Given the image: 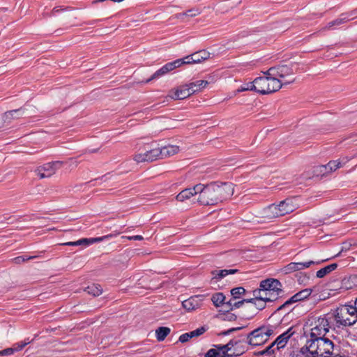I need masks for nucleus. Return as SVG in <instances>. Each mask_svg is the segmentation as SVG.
Segmentation results:
<instances>
[{"label":"nucleus","mask_w":357,"mask_h":357,"mask_svg":"<svg viewBox=\"0 0 357 357\" xmlns=\"http://www.w3.org/2000/svg\"><path fill=\"white\" fill-rule=\"evenodd\" d=\"M311 357H342L337 347L327 338L311 339L307 342Z\"/></svg>","instance_id":"f257e3e1"},{"label":"nucleus","mask_w":357,"mask_h":357,"mask_svg":"<svg viewBox=\"0 0 357 357\" xmlns=\"http://www.w3.org/2000/svg\"><path fill=\"white\" fill-rule=\"evenodd\" d=\"M305 328L310 331L312 339L324 337L329 331V321L326 315L310 316L305 323Z\"/></svg>","instance_id":"f03ea898"},{"label":"nucleus","mask_w":357,"mask_h":357,"mask_svg":"<svg viewBox=\"0 0 357 357\" xmlns=\"http://www.w3.org/2000/svg\"><path fill=\"white\" fill-rule=\"evenodd\" d=\"M178 152L179 147L177 146H160L156 142H152L141 146L136 156H172Z\"/></svg>","instance_id":"7ed1b4c3"},{"label":"nucleus","mask_w":357,"mask_h":357,"mask_svg":"<svg viewBox=\"0 0 357 357\" xmlns=\"http://www.w3.org/2000/svg\"><path fill=\"white\" fill-rule=\"evenodd\" d=\"M255 88H257V92L261 94H268L274 93L282 86V81L277 79L274 76L265 75L264 77H259L255 79Z\"/></svg>","instance_id":"20e7f679"},{"label":"nucleus","mask_w":357,"mask_h":357,"mask_svg":"<svg viewBox=\"0 0 357 357\" xmlns=\"http://www.w3.org/2000/svg\"><path fill=\"white\" fill-rule=\"evenodd\" d=\"M337 324L352 326L357 321V310L355 306L344 305L337 308L335 314Z\"/></svg>","instance_id":"39448f33"},{"label":"nucleus","mask_w":357,"mask_h":357,"mask_svg":"<svg viewBox=\"0 0 357 357\" xmlns=\"http://www.w3.org/2000/svg\"><path fill=\"white\" fill-rule=\"evenodd\" d=\"M273 334V326H264L252 331L248 335L247 338L250 344L258 346L266 342L270 336Z\"/></svg>","instance_id":"423d86ee"},{"label":"nucleus","mask_w":357,"mask_h":357,"mask_svg":"<svg viewBox=\"0 0 357 357\" xmlns=\"http://www.w3.org/2000/svg\"><path fill=\"white\" fill-rule=\"evenodd\" d=\"M198 202L202 205H215L218 204V196L215 189V183L207 185L199 184Z\"/></svg>","instance_id":"0eeeda50"},{"label":"nucleus","mask_w":357,"mask_h":357,"mask_svg":"<svg viewBox=\"0 0 357 357\" xmlns=\"http://www.w3.org/2000/svg\"><path fill=\"white\" fill-rule=\"evenodd\" d=\"M264 75L274 76L277 79L282 81V85L288 84L294 82V78L285 80V78L294 75V71L292 66L283 65L277 67L270 68L267 71L264 72Z\"/></svg>","instance_id":"6e6552de"},{"label":"nucleus","mask_w":357,"mask_h":357,"mask_svg":"<svg viewBox=\"0 0 357 357\" xmlns=\"http://www.w3.org/2000/svg\"><path fill=\"white\" fill-rule=\"evenodd\" d=\"M260 287L264 289L273 301H276L282 292L280 282L273 278L262 280L260 282Z\"/></svg>","instance_id":"1a4fd4ad"},{"label":"nucleus","mask_w":357,"mask_h":357,"mask_svg":"<svg viewBox=\"0 0 357 357\" xmlns=\"http://www.w3.org/2000/svg\"><path fill=\"white\" fill-rule=\"evenodd\" d=\"M215 183V189L218 203L229 199L234 194V187L231 183Z\"/></svg>","instance_id":"9d476101"},{"label":"nucleus","mask_w":357,"mask_h":357,"mask_svg":"<svg viewBox=\"0 0 357 357\" xmlns=\"http://www.w3.org/2000/svg\"><path fill=\"white\" fill-rule=\"evenodd\" d=\"M294 333V331H292V328H289L287 331L282 333L280 335H279L275 340L270 345L268 346L266 350H264L262 354H271L274 352L273 347L276 346V349L279 350L280 349L284 348L285 345L287 344L289 339L293 335Z\"/></svg>","instance_id":"9b49d317"},{"label":"nucleus","mask_w":357,"mask_h":357,"mask_svg":"<svg viewBox=\"0 0 357 357\" xmlns=\"http://www.w3.org/2000/svg\"><path fill=\"white\" fill-rule=\"evenodd\" d=\"M119 234H109L101 237L96 238H82L76 241H70L61 244V245H68V246H78L83 245L84 247H87L93 243H99L103 241L109 240L115 236H116Z\"/></svg>","instance_id":"f8f14e48"},{"label":"nucleus","mask_w":357,"mask_h":357,"mask_svg":"<svg viewBox=\"0 0 357 357\" xmlns=\"http://www.w3.org/2000/svg\"><path fill=\"white\" fill-rule=\"evenodd\" d=\"M62 164L63 162L59 160L50 162L38 167L36 170V172L40 178L50 177L55 173L57 169L62 166Z\"/></svg>","instance_id":"ddd939ff"},{"label":"nucleus","mask_w":357,"mask_h":357,"mask_svg":"<svg viewBox=\"0 0 357 357\" xmlns=\"http://www.w3.org/2000/svg\"><path fill=\"white\" fill-rule=\"evenodd\" d=\"M341 167L340 160H331L326 165H321L314 167V174L317 177H322L331 174Z\"/></svg>","instance_id":"4468645a"},{"label":"nucleus","mask_w":357,"mask_h":357,"mask_svg":"<svg viewBox=\"0 0 357 357\" xmlns=\"http://www.w3.org/2000/svg\"><path fill=\"white\" fill-rule=\"evenodd\" d=\"M234 344H236L234 342H229L227 344L224 345H215L214 349H218L216 351L218 353V356L219 357H225V356H237L243 353V349L235 350L232 348Z\"/></svg>","instance_id":"2eb2a0df"},{"label":"nucleus","mask_w":357,"mask_h":357,"mask_svg":"<svg viewBox=\"0 0 357 357\" xmlns=\"http://www.w3.org/2000/svg\"><path fill=\"white\" fill-rule=\"evenodd\" d=\"M312 293V290L310 289H305L303 290L300 291L299 292L294 294L293 296H291L289 300H287L284 304L280 305L278 310H282V309L289 307V305L302 301L303 299L307 298Z\"/></svg>","instance_id":"dca6fc26"},{"label":"nucleus","mask_w":357,"mask_h":357,"mask_svg":"<svg viewBox=\"0 0 357 357\" xmlns=\"http://www.w3.org/2000/svg\"><path fill=\"white\" fill-rule=\"evenodd\" d=\"M248 300V301H247V303H250L252 304V306L250 307L252 308V312L249 315H244V318L245 319H251L257 314L259 310H261L265 308L266 301L257 298L255 296Z\"/></svg>","instance_id":"f3484780"},{"label":"nucleus","mask_w":357,"mask_h":357,"mask_svg":"<svg viewBox=\"0 0 357 357\" xmlns=\"http://www.w3.org/2000/svg\"><path fill=\"white\" fill-rule=\"evenodd\" d=\"M203 296L200 295L192 296L182 302V306L188 311H192L199 308L202 305Z\"/></svg>","instance_id":"a211bd4d"},{"label":"nucleus","mask_w":357,"mask_h":357,"mask_svg":"<svg viewBox=\"0 0 357 357\" xmlns=\"http://www.w3.org/2000/svg\"><path fill=\"white\" fill-rule=\"evenodd\" d=\"M193 93H195V90L191 89L188 84L176 89L170 96L174 100H183Z\"/></svg>","instance_id":"6ab92c4d"},{"label":"nucleus","mask_w":357,"mask_h":357,"mask_svg":"<svg viewBox=\"0 0 357 357\" xmlns=\"http://www.w3.org/2000/svg\"><path fill=\"white\" fill-rule=\"evenodd\" d=\"M278 206L280 208V211L282 215H284L287 213L293 212L296 208H298V204L296 203L295 199H287L284 201H282L278 204Z\"/></svg>","instance_id":"aec40b11"},{"label":"nucleus","mask_w":357,"mask_h":357,"mask_svg":"<svg viewBox=\"0 0 357 357\" xmlns=\"http://www.w3.org/2000/svg\"><path fill=\"white\" fill-rule=\"evenodd\" d=\"M199 189V185H195L192 188H186L182 190L176 197V200L179 202H184L186 199H190L191 197L198 195V190Z\"/></svg>","instance_id":"412c9836"},{"label":"nucleus","mask_w":357,"mask_h":357,"mask_svg":"<svg viewBox=\"0 0 357 357\" xmlns=\"http://www.w3.org/2000/svg\"><path fill=\"white\" fill-rule=\"evenodd\" d=\"M176 65L174 63V61L169 62L164 65L162 68L158 69L157 71H155L151 77L147 80V82H149L154 79H158L165 74H167L168 72L172 71V70L175 69Z\"/></svg>","instance_id":"4be33fe9"},{"label":"nucleus","mask_w":357,"mask_h":357,"mask_svg":"<svg viewBox=\"0 0 357 357\" xmlns=\"http://www.w3.org/2000/svg\"><path fill=\"white\" fill-rule=\"evenodd\" d=\"M280 208L278 205L271 204L264 209V215L266 218L272 219L282 216V213L280 211Z\"/></svg>","instance_id":"5701e85b"},{"label":"nucleus","mask_w":357,"mask_h":357,"mask_svg":"<svg viewBox=\"0 0 357 357\" xmlns=\"http://www.w3.org/2000/svg\"><path fill=\"white\" fill-rule=\"evenodd\" d=\"M351 19H354V17H351L349 13H342L340 17L328 22L324 29H331L335 26H339L341 25L348 21H349Z\"/></svg>","instance_id":"b1692460"},{"label":"nucleus","mask_w":357,"mask_h":357,"mask_svg":"<svg viewBox=\"0 0 357 357\" xmlns=\"http://www.w3.org/2000/svg\"><path fill=\"white\" fill-rule=\"evenodd\" d=\"M237 272V269L214 270L211 272V274L213 279L220 280L229 274H234Z\"/></svg>","instance_id":"393cba45"},{"label":"nucleus","mask_w":357,"mask_h":357,"mask_svg":"<svg viewBox=\"0 0 357 357\" xmlns=\"http://www.w3.org/2000/svg\"><path fill=\"white\" fill-rule=\"evenodd\" d=\"M252 294H253V296H255L257 298L261 299L264 301H266V302H273V301L272 300V298L268 296V294L264 290V289L261 288L260 287H259V288L255 289L252 291Z\"/></svg>","instance_id":"a878e982"},{"label":"nucleus","mask_w":357,"mask_h":357,"mask_svg":"<svg viewBox=\"0 0 357 357\" xmlns=\"http://www.w3.org/2000/svg\"><path fill=\"white\" fill-rule=\"evenodd\" d=\"M290 357H311L308 344L307 343L305 347H303L299 350L293 351L290 354Z\"/></svg>","instance_id":"bb28decb"},{"label":"nucleus","mask_w":357,"mask_h":357,"mask_svg":"<svg viewBox=\"0 0 357 357\" xmlns=\"http://www.w3.org/2000/svg\"><path fill=\"white\" fill-rule=\"evenodd\" d=\"M337 267V264H331L330 265H328L325 266L323 268H321L317 272V277L319 278H324L325 275L328 274L329 273L332 272L333 271L335 270Z\"/></svg>","instance_id":"cd10ccee"},{"label":"nucleus","mask_w":357,"mask_h":357,"mask_svg":"<svg viewBox=\"0 0 357 357\" xmlns=\"http://www.w3.org/2000/svg\"><path fill=\"white\" fill-rule=\"evenodd\" d=\"M192 56L195 63H198L208 59L210 56V53L206 50H200L192 54Z\"/></svg>","instance_id":"c85d7f7f"},{"label":"nucleus","mask_w":357,"mask_h":357,"mask_svg":"<svg viewBox=\"0 0 357 357\" xmlns=\"http://www.w3.org/2000/svg\"><path fill=\"white\" fill-rule=\"evenodd\" d=\"M225 300V296L221 292L215 293L211 296V301L215 307H220L221 305H226Z\"/></svg>","instance_id":"c756f323"},{"label":"nucleus","mask_w":357,"mask_h":357,"mask_svg":"<svg viewBox=\"0 0 357 357\" xmlns=\"http://www.w3.org/2000/svg\"><path fill=\"white\" fill-rule=\"evenodd\" d=\"M208 84V82L206 80H197L193 82L189 83V86L193 91L195 90V93L201 91L202 89L206 87Z\"/></svg>","instance_id":"7c9ffc66"},{"label":"nucleus","mask_w":357,"mask_h":357,"mask_svg":"<svg viewBox=\"0 0 357 357\" xmlns=\"http://www.w3.org/2000/svg\"><path fill=\"white\" fill-rule=\"evenodd\" d=\"M84 291L93 296H98L102 292L100 285L98 284H92L88 286Z\"/></svg>","instance_id":"2f4dec72"},{"label":"nucleus","mask_w":357,"mask_h":357,"mask_svg":"<svg viewBox=\"0 0 357 357\" xmlns=\"http://www.w3.org/2000/svg\"><path fill=\"white\" fill-rule=\"evenodd\" d=\"M170 328L168 327H159L155 331L156 338L158 341H162L165 339V337L169 334Z\"/></svg>","instance_id":"473e14b6"},{"label":"nucleus","mask_w":357,"mask_h":357,"mask_svg":"<svg viewBox=\"0 0 357 357\" xmlns=\"http://www.w3.org/2000/svg\"><path fill=\"white\" fill-rule=\"evenodd\" d=\"M193 56L192 54L190 55H188L183 59H176L174 61V63L176 65V67L178 68L183 64H192L195 63L193 61Z\"/></svg>","instance_id":"72a5a7b5"},{"label":"nucleus","mask_w":357,"mask_h":357,"mask_svg":"<svg viewBox=\"0 0 357 357\" xmlns=\"http://www.w3.org/2000/svg\"><path fill=\"white\" fill-rule=\"evenodd\" d=\"M247 299H243L241 301H234L233 300H230L229 302L226 303V305L227 308L230 310H233L234 308L240 307L245 302L247 303Z\"/></svg>","instance_id":"f704fd0d"},{"label":"nucleus","mask_w":357,"mask_h":357,"mask_svg":"<svg viewBox=\"0 0 357 357\" xmlns=\"http://www.w3.org/2000/svg\"><path fill=\"white\" fill-rule=\"evenodd\" d=\"M296 271H301L309 268L311 265L314 264V261H308L305 262H294Z\"/></svg>","instance_id":"c9c22d12"},{"label":"nucleus","mask_w":357,"mask_h":357,"mask_svg":"<svg viewBox=\"0 0 357 357\" xmlns=\"http://www.w3.org/2000/svg\"><path fill=\"white\" fill-rule=\"evenodd\" d=\"M245 293V289L242 287H235L231 290V294L234 299L239 298L241 295H243Z\"/></svg>","instance_id":"e433bc0d"},{"label":"nucleus","mask_w":357,"mask_h":357,"mask_svg":"<svg viewBox=\"0 0 357 357\" xmlns=\"http://www.w3.org/2000/svg\"><path fill=\"white\" fill-rule=\"evenodd\" d=\"M38 256H29V257H25V256H19L17 257H15L13 259V261H15V264H21V263H23L26 261H28V260H30V259H36L37 258Z\"/></svg>","instance_id":"4c0bfd02"},{"label":"nucleus","mask_w":357,"mask_h":357,"mask_svg":"<svg viewBox=\"0 0 357 357\" xmlns=\"http://www.w3.org/2000/svg\"><path fill=\"white\" fill-rule=\"evenodd\" d=\"M297 271L294 262H291L282 268V272L285 274L291 273Z\"/></svg>","instance_id":"58836bf2"},{"label":"nucleus","mask_w":357,"mask_h":357,"mask_svg":"<svg viewBox=\"0 0 357 357\" xmlns=\"http://www.w3.org/2000/svg\"><path fill=\"white\" fill-rule=\"evenodd\" d=\"M200 13V11L198 9H191L187 10L185 13H180L179 16H190V17H195Z\"/></svg>","instance_id":"ea45409f"},{"label":"nucleus","mask_w":357,"mask_h":357,"mask_svg":"<svg viewBox=\"0 0 357 357\" xmlns=\"http://www.w3.org/2000/svg\"><path fill=\"white\" fill-rule=\"evenodd\" d=\"M229 342H234L236 343V344H234V345H233V347H232V348L234 349L238 350V349H243V352L245 351V347H244L245 342L243 341L237 340H231Z\"/></svg>","instance_id":"a19ab883"},{"label":"nucleus","mask_w":357,"mask_h":357,"mask_svg":"<svg viewBox=\"0 0 357 357\" xmlns=\"http://www.w3.org/2000/svg\"><path fill=\"white\" fill-rule=\"evenodd\" d=\"M24 114V111L22 109H14L5 113L6 118H9L10 116H13L14 114L22 115Z\"/></svg>","instance_id":"79ce46f5"},{"label":"nucleus","mask_w":357,"mask_h":357,"mask_svg":"<svg viewBox=\"0 0 357 357\" xmlns=\"http://www.w3.org/2000/svg\"><path fill=\"white\" fill-rule=\"evenodd\" d=\"M192 337H193V335H190V332H189V333H184V334L181 335L179 337L178 340H179L181 342H188L190 339H191Z\"/></svg>","instance_id":"37998d69"},{"label":"nucleus","mask_w":357,"mask_h":357,"mask_svg":"<svg viewBox=\"0 0 357 357\" xmlns=\"http://www.w3.org/2000/svg\"><path fill=\"white\" fill-rule=\"evenodd\" d=\"M15 353V349L12 348H7L2 351H0V356H10Z\"/></svg>","instance_id":"c03bdc74"},{"label":"nucleus","mask_w":357,"mask_h":357,"mask_svg":"<svg viewBox=\"0 0 357 357\" xmlns=\"http://www.w3.org/2000/svg\"><path fill=\"white\" fill-rule=\"evenodd\" d=\"M205 332V328L204 327L198 328L195 331H190V335L194 337H197L202 335Z\"/></svg>","instance_id":"a18cd8bd"},{"label":"nucleus","mask_w":357,"mask_h":357,"mask_svg":"<svg viewBox=\"0 0 357 357\" xmlns=\"http://www.w3.org/2000/svg\"><path fill=\"white\" fill-rule=\"evenodd\" d=\"M253 84L255 85V79L252 82L248 83L246 84V87L242 88L240 91H243L250 90V91H255L257 92V88H255L253 86Z\"/></svg>","instance_id":"49530a36"},{"label":"nucleus","mask_w":357,"mask_h":357,"mask_svg":"<svg viewBox=\"0 0 357 357\" xmlns=\"http://www.w3.org/2000/svg\"><path fill=\"white\" fill-rule=\"evenodd\" d=\"M236 319V316L231 313V312H227V314L223 315V319L227 321H234Z\"/></svg>","instance_id":"de8ad7c7"},{"label":"nucleus","mask_w":357,"mask_h":357,"mask_svg":"<svg viewBox=\"0 0 357 357\" xmlns=\"http://www.w3.org/2000/svg\"><path fill=\"white\" fill-rule=\"evenodd\" d=\"M29 342H19L15 344L14 347H13L15 349V351H21L26 345H27Z\"/></svg>","instance_id":"09e8293b"},{"label":"nucleus","mask_w":357,"mask_h":357,"mask_svg":"<svg viewBox=\"0 0 357 357\" xmlns=\"http://www.w3.org/2000/svg\"><path fill=\"white\" fill-rule=\"evenodd\" d=\"M218 349H215L214 348H212L209 349L205 354L206 357H219L218 356V352L216 351Z\"/></svg>","instance_id":"8fccbe9b"},{"label":"nucleus","mask_w":357,"mask_h":357,"mask_svg":"<svg viewBox=\"0 0 357 357\" xmlns=\"http://www.w3.org/2000/svg\"><path fill=\"white\" fill-rule=\"evenodd\" d=\"M121 238L123 239L126 238L128 240H134V241H142L144 238L143 236L141 235H135V236H122Z\"/></svg>","instance_id":"3c124183"},{"label":"nucleus","mask_w":357,"mask_h":357,"mask_svg":"<svg viewBox=\"0 0 357 357\" xmlns=\"http://www.w3.org/2000/svg\"><path fill=\"white\" fill-rule=\"evenodd\" d=\"M152 158H138L139 160H137V162H153L154 160L151 159Z\"/></svg>","instance_id":"603ef678"},{"label":"nucleus","mask_w":357,"mask_h":357,"mask_svg":"<svg viewBox=\"0 0 357 357\" xmlns=\"http://www.w3.org/2000/svg\"><path fill=\"white\" fill-rule=\"evenodd\" d=\"M243 327V326H238V327H234V328H231L230 329H229L227 332H225L224 334L225 335H227L233 331H238V330H241L242 329Z\"/></svg>","instance_id":"864d4df0"},{"label":"nucleus","mask_w":357,"mask_h":357,"mask_svg":"<svg viewBox=\"0 0 357 357\" xmlns=\"http://www.w3.org/2000/svg\"><path fill=\"white\" fill-rule=\"evenodd\" d=\"M98 153V150L97 149H89L85 153V154H93V153Z\"/></svg>","instance_id":"5fc2aeb1"},{"label":"nucleus","mask_w":357,"mask_h":357,"mask_svg":"<svg viewBox=\"0 0 357 357\" xmlns=\"http://www.w3.org/2000/svg\"><path fill=\"white\" fill-rule=\"evenodd\" d=\"M351 17H356L354 15H357V8L349 13Z\"/></svg>","instance_id":"6e6d98bb"},{"label":"nucleus","mask_w":357,"mask_h":357,"mask_svg":"<svg viewBox=\"0 0 357 357\" xmlns=\"http://www.w3.org/2000/svg\"><path fill=\"white\" fill-rule=\"evenodd\" d=\"M53 11H54V13H56V12H58V11H59V10H58V9H56V8H54Z\"/></svg>","instance_id":"4d7b16f0"},{"label":"nucleus","mask_w":357,"mask_h":357,"mask_svg":"<svg viewBox=\"0 0 357 357\" xmlns=\"http://www.w3.org/2000/svg\"><path fill=\"white\" fill-rule=\"evenodd\" d=\"M275 154L273 151H272V149L271 150V152L269 153V155Z\"/></svg>","instance_id":"13d9d810"}]
</instances>
